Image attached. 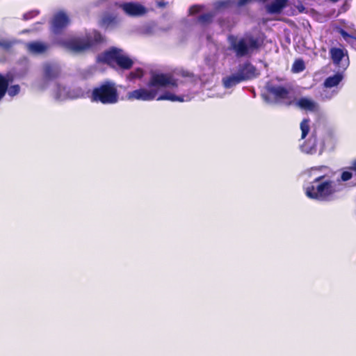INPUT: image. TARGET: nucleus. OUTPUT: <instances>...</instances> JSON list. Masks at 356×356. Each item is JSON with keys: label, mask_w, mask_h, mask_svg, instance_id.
<instances>
[{"label": "nucleus", "mask_w": 356, "mask_h": 356, "mask_svg": "<svg viewBox=\"0 0 356 356\" xmlns=\"http://www.w3.org/2000/svg\"><path fill=\"white\" fill-rule=\"evenodd\" d=\"M329 54L332 63L342 71L346 70L350 65L348 51L344 47H331Z\"/></svg>", "instance_id": "nucleus-6"}, {"label": "nucleus", "mask_w": 356, "mask_h": 356, "mask_svg": "<svg viewBox=\"0 0 356 356\" xmlns=\"http://www.w3.org/2000/svg\"><path fill=\"white\" fill-rule=\"evenodd\" d=\"M44 76L47 80H53L58 78L60 74V68L56 64L46 63L43 67Z\"/></svg>", "instance_id": "nucleus-14"}, {"label": "nucleus", "mask_w": 356, "mask_h": 356, "mask_svg": "<svg viewBox=\"0 0 356 356\" xmlns=\"http://www.w3.org/2000/svg\"><path fill=\"white\" fill-rule=\"evenodd\" d=\"M324 168H327V166H325V165H319V166L312 167L311 168V170H323Z\"/></svg>", "instance_id": "nucleus-39"}, {"label": "nucleus", "mask_w": 356, "mask_h": 356, "mask_svg": "<svg viewBox=\"0 0 356 356\" xmlns=\"http://www.w3.org/2000/svg\"><path fill=\"white\" fill-rule=\"evenodd\" d=\"M180 75L182 76V77H185V78H194L195 75L194 74L191 72V71H188V70H181L180 71Z\"/></svg>", "instance_id": "nucleus-32"}, {"label": "nucleus", "mask_w": 356, "mask_h": 356, "mask_svg": "<svg viewBox=\"0 0 356 356\" xmlns=\"http://www.w3.org/2000/svg\"><path fill=\"white\" fill-rule=\"evenodd\" d=\"M324 177V175L316 177L312 184L307 187V197L321 201H330L333 199V195L337 192L334 183L331 180L320 182Z\"/></svg>", "instance_id": "nucleus-2"}, {"label": "nucleus", "mask_w": 356, "mask_h": 356, "mask_svg": "<svg viewBox=\"0 0 356 356\" xmlns=\"http://www.w3.org/2000/svg\"><path fill=\"white\" fill-rule=\"evenodd\" d=\"M229 4V2L228 1H220L217 3L216 5V7L220 8H225V7H227Z\"/></svg>", "instance_id": "nucleus-38"}, {"label": "nucleus", "mask_w": 356, "mask_h": 356, "mask_svg": "<svg viewBox=\"0 0 356 356\" xmlns=\"http://www.w3.org/2000/svg\"><path fill=\"white\" fill-rule=\"evenodd\" d=\"M38 14V13L35 12V11H31L29 13H26L24 14L23 19L24 20H29V19L34 17L35 16H36Z\"/></svg>", "instance_id": "nucleus-35"}, {"label": "nucleus", "mask_w": 356, "mask_h": 356, "mask_svg": "<svg viewBox=\"0 0 356 356\" xmlns=\"http://www.w3.org/2000/svg\"><path fill=\"white\" fill-rule=\"evenodd\" d=\"M265 89L267 93L263 97L266 101L276 104H285L287 106L292 104L293 101L290 100V90L286 87L267 82Z\"/></svg>", "instance_id": "nucleus-4"}, {"label": "nucleus", "mask_w": 356, "mask_h": 356, "mask_svg": "<svg viewBox=\"0 0 356 356\" xmlns=\"http://www.w3.org/2000/svg\"><path fill=\"white\" fill-rule=\"evenodd\" d=\"M157 92L155 90L139 88L129 92L127 98L129 100L152 101L155 99Z\"/></svg>", "instance_id": "nucleus-10"}, {"label": "nucleus", "mask_w": 356, "mask_h": 356, "mask_svg": "<svg viewBox=\"0 0 356 356\" xmlns=\"http://www.w3.org/2000/svg\"><path fill=\"white\" fill-rule=\"evenodd\" d=\"M67 50L74 53H82L88 50L83 35L72 36L63 42Z\"/></svg>", "instance_id": "nucleus-7"}, {"label": "nucleus", "mask_w": 356, "mask_h": 356, "mask_svg": "<svg viewBox=\"0 0 356 356\" xmlns=\"http://www.w3.org/2000/svg\"><path fill=\"white\" fill-rule=\"evenodd\" d=\"M309 120L304 119L300 123V129L302 131L301 139L305 138L309 131Z\"/></svg>", "instance_id": "nucleus-23"}, {"label": "nucleus", "mask_w": 356, "mask_h": 356, "mask_svg": "<svg viewBox=\"0 0 356 356\" xmlns=\"http://www.w3.org/2000/svg\"><path fill=\"white\" fill-rule=\"evenodd\" d=\"M74 97L75 98H83L84 97V91L81 88H76L73 90Z\"/></svg>", "instance_id": "nucleus-30"}, {"label": "nucleus", "mask_w": 356, "mask_h": 356, "mask_svg": "<svg viewBox=\"0 0 356 356\" xmlns=\"http://www.w3.org/2000/svg\"><path fill=\"white\" fill-rule=\"evenodd\" d=\"M89 98L92 102L104 105L115 104L119 101V93L115 83L105 81L93 88Z\"/></svg>", "instance_id": "nucleus-1"}, {"label": "nucleus", "mask_w": 356, "mask_h": 356, "mask_svg": "<svg viewBox=\"0 0 356 356\" xmlns=\"http://www.w3.org/2000/svg\"><path fill=\"white\" fill-rule=\"evenodd\" d=\"M305 69V63L302 59L294 61L292 65V71L296 73L302 72Z\"/></svg>", "instance_id": "nucleus-26"}, {"label": "nucleus", "mask_w": 356, "mask_h": 356, "mask_svg": "<svg viewBox=\"0 0 356 356\" xmlns=\"http://www.w3.org/2000/svg\"><path fill=\"white\" fill-rule=\"evenodd\" d=\"M13 42L7 40L0 39V47L4 49H9L12 47Z\"/></svg>", "instance_id": "nucleus-29"}, {"label": "nucleus", "mask_w": 356, "mask_h": 356, "mask_svg": "<svg viewBox=\"0 0 356 356\" xmlns=\"http://www.w3.org/2000/svg\"><path fill=\"white\" fill-rule=\"evenodd\" d=\"M222 81L225 88H231L242 81H244V80L242 76L238 72L237 74L224 77Z\"/></svg>", "instance_id": "nucleus-15"}, {"label": "nucleus", "mask_w": 356, "mask_h": 356, "mask_svg": "<svg viewBox=\"0 0 356 356\" xmlns=\"http://www.w3.org/2000/svg\"><path fill=\"white\" fill-rule=\"evenodd\" d=\"M157 101L161 100H169L171 102H184V96H177L170 92H165L163 95H160L157 99Z\"/></svg>", "instance_id": "nucleus-21"}, {"label": "nucleus", "mask_w": 356, "mask_h": 356, "mask_svg": "<svg viewBox=\"0 0 356 356\" xmlns=\"http://www.w3.org/2000/svg\"><path fill=\"white\" fill-rule=\"evenodd\" d=\"M119 8H122L124 12L130 16H140L146 13V8L134 2H128L119 4Z\"/></svg>", "instance_id": "nucleus-12"}, {"label": "nucleus", "mask_w": 356, "mask_h": 356, "mask_svg": "<svg viewBox=\"0 0 356 356\" xmlns=\"http://www.w3.org/2000/svg\"><path fill=\"white\" fill-rule=\"evenodd\" d=\"M29 52L35 54H43L48 49V45L38 41L31 42L26 44Z\"/></svg>", "instance_id": "nucleus-16"}, {"label": "nucleus", "mask_w": 356, "mask_h": 356, "mask_svg": "<svg viewBox=\"0 0 356 356\" xmlns=\"http://www.w3.org/2000/svg\"><path fill=\"white\" fill-rule=\"evenodd\" d=\"M238 72L242 76L244 81L251 80L260 74L257 67L249 61L240 65Z\"/></svg>", "instance_id": "nucleus-11"}, {"label": "nucleus", "mask_w": 356, "mask_h": 356, "mask_svg": "<svg viewBox=\"0 0 356 356\" xmlns=\"http://www.w3.org/2000/svg\"><path fill=\"white\" fill-rule=\"evenodd\" d=\"M296 104L300 108L305 110L314 111L316 108V104L313 101L305 97L300 98Z\"/></svg>", "instance_id": "nucleus-20"}, {"label": "nucleus", "mask_w": 356, "mask_h": 356, "mask_svg": "<svg viewBox=\"0 0 356 356\" xmlns=\"http://www.w3.org/2000/svg\"><path fill=\"white\" fill-rule=\"evenodd\" d=\"M252 1H255L254 0H238V1L236 2V6L238 8H241V7H243L250 3H252Z\"/></svg>", "instance_id": "nucleus-34"}, {"label": "nucleus", "mask_w": 356, "mask_h": 356, "mask_svg": "<svg viewBox=\"0 0 356 356\" xmlns=\"http://www.w3.org/2000/svg\"><path fill=\"white\" fill-rule=\"evenodd\" d=\"M170 74H153L148 82L149 87H165L169 85Z\"/></svg>", "instance_id": "nucleus-13"}, {"label": "nucleus", "mask_w": 356, "mask_h": 356, "mask_svg": "<svg viewBox=\"0 0 356 356\" xmlns=\"http://www.w3.org/2000/svg\"><path fill=\"white\" fill-rule=\"evenodd\" d=\"M348 169L353 171L355 175H356V159L352 161L351 165L349 166Z\"/></svg>", "instance_id": "nucleus-37"}, {"label": "nucleus", "mask_w": 356, "mask_h": 356, "mask_svg": "<svg viewBox=\"0 0 356 356\" xmlns=\"http://www.w3.org/2000/svg\"><path fill=\"white\" fill-rule=\"evenodd\" d=\"M20 92V87L18 84L16 85H12L9 86H8V89L6 92L9 95L10 97H14L17 95H18Z\"/></svg>", "instance_id": "nucleus-27"}, {"label": "nucleus", "mask_w": 356, "mask_h": 356, "mask_svg": "<svg viewBox=\"0 0 356 356\" xmlns=\"http://www.w3.org/2000/svg\"><path fill=\"white\" fill-rule=\"evenodd\" d=\"M213 17V15L211 13H204L197 17V21L200 24L205 25L211 23L212 22Z\"/></svg>", "instance_id": "nucleus-22"}, {"label": "nucleus", "mask_w": 356, "mask_h": 356, "mask_svg": "<svg viewBox=\"0 0 356 356\" xmlns=\"http://www.w3.org/2000/svg\"><path fill=\"white\" fill-rule=\"evenodd\" d=\"M261 46L260 40L252 35L241 38L238 41H234L232 47L238 57H243L253 51L257 50Z\"/></svg>", "instance_id": "nucleus-5"}, {"label": "nucleus", "mask_w": 356, "mask_h": 356, "mask_svg": "<svg viewBox=\"0 0 356 356\" xmlns=\"http://www.w3.org/2000/svg\"><path fill=\"white\" fill-rule=\"evenodd\" d=\"M144 72L143 70L140 67H138L134 71L131 72L128 76L127 79L130 81L136 79H140L143 76Z\"/></svg>", "instance_id": "nucleus-25"}, {"label": "nucleus", "mask_w": 356, "mask_h": 356, "mask_svg": "<svg viewBox=\"0 0 356 356\" xmlns=\"http://www.w3.org/2000/svg\"><path fill=\"white\" fill-rule=\"evenodd\" d=\"M13 80L12 75H3L0 73V101L6 94L8 84Z\"/></svg>", "instance_id": "nucleus-17"}, {"label": "nucleus", "mask_w": 356, "mask_h": 356, "mask_svg": "<svg viewBox=\"0 0 356 356\" xmlns=\"http://www.w3.org/2000/svg\"><path fill=\"white\" fill-rule=\"evenodd\" d=\"M286 4V0H275L266 6L268 13L271 14L280 13Z\"/></svg>", "instance_id": "nucleus-19"}, {"label": "nucleus", "mask_w": 356, "mask_h": 356, "mask_svg": "<svg viewBox=\"0 0 356 356\" xmlns=\"http://www.w3.org/2000/svg\"><path fill=\"white\" fill-rule=\"evenodd\" d=\"M88 50L97 47L105 42V37L97 30L86 31L83 35Z\"/></svg>", "instance_id": "nucleus-9"}, {"label": "nucleus", "mask_w": 356, "mask_h": 356, "mask_svg": "<svg viewBox=\"0 0 356 356\" xmlns=\"http://www.w3.org/2000/svg\"><path fill=\"white\" fill-rule=\"evenodd\" d=\"M99 60L105 64L111 65L113 62L116 63L122 70H130L134 65L133 60L123 54V50L115 47L104 51L99 58Z\"/></svg>", "instance_id": "nucleus-3"}, {"label": "nucleus", "mask_w": 356, "mask_h": 356, "mask_svg": "<svg viewBox=\"0 0 356 356\" xmlns=\"http://www.w3.org/2000/svg\"><path fill=\"white\" fill-rule=\"evenodd\" d=\"M167 3L163 1H157V6L160 8H164L165 7Z\"/></svg>", "instance_id": "nucleus-40"}, {"label": "nucleus", "mask_w": 356, "mask_h": 356, "mask_svg": "<svg viewBox=\"0 0 356 356\" xmlns=\"http://www.w3.org/2000/svg\"><path fill=\"white\" fill-rule=\"evenodd\" d=\"M343 79V74L340 72H337L334 75L326 78L325 80L324 81L323 86L325 88H331L332 87L338 86Z\"/></svg>", "instance_id": "nucleus-18"}, {"label": "nucleus", "mask_w": 356, "mask_h": 356, "mask_svg": "<svg viewBox=\"0 0 356 356\" xmlns=\"http://www.w3.org/2000/svg\"><path fill=\"white\" fill-rule=\"evenodd\" d=\"M201 10V7L198 5H193L189 8V14L190 15H195L198 13Z\"/></svg>", "instance_id": "nucleus-31"}, {"label": "nucleus", "mask_w": 356, "mask_h": 356, "mask_svg": "<svg viewBox=\"0 0 356 356\" xmlns=\"http://www.w3.org/2000/svg\"><path fill=\"white\" fill-rule=\"evenodd\" d=\"M314 141H316V138H314ZM316 143L314 142V143L313 144L312 147H311L310 150L309 151H307L308 153H312V150L316 149Z\"/></svg>", "instance_id": "nucleus-41"}, {"label": "nucleus", "mask_w": 356, "mask_h": 356, "mask_svg": "<svg viewBox=\"0 0 356 356\" xmlns=\"http://www.w3.org/2000/svg\"><path fill=\"white\" fill-rule=\"evenodd\" d=\"M70 24V18L63 11L56 13L51 20V29L54 33H60Z\"/></svg>", "instance_id": "nucleus-8"}, {"label": "nucleus", "mask_w": 356, "mask_h": 356, "mask_svg": "<svg viewBox=\"0 0 356 356\" xmlns=\"http://www.w3.org/2000/svg\"><path fill=\"white\" fill-rule=\"evenodd\" d=\"M355 175L354 172L348 169L346 171H343L341 175V180L343 181H349L353 176Z\"/></svg>", "instance_id": "nucleus-28"}, {"label": "nucleus", "mask_w": 356, "mask_h": 356, "mask_svg": "<svg viewBox=\"0 0 356 356\" xmlns=\"http://www.w3.org/2000/svg\"><path fill=\"white\" fill-rule=\"evenodd\" d=\"M114 21V17L111 16H106L102 18V23L103 25H109Z\"/></svg>", "instance_id": "nucleus-33"}, {"label": "nucleus", "mask_w": 356, "mask_h": 356, "mask_svg": "<svg viewBox=\"0 0 356 356\" xmlns=\"http://www.w3.org/2000/svg\"><path fill=\"white\" fill-rule=\"evenodd\" d=\"M330 1H332V3H337L338 2L339 0H330Z\"/></svg>", "instance_id": "nucleus-42"}, {"label": "nucleus", "mask_w": 356, "mask_h": 356, "mask_svg": "<svg viewBox=\"0 0 356 356\" xmlns=\"http://www.w3.org/2000/svg\"><path fill=\"white\" fill-rule=\"evenodd\" d=\"M169 82L170 83H169L168 86H171L173 88H177V86H178L177 81L176 79H175L173 78V76L171 74L169 76Z\"/></svg>", "instance_id": "nucleus-36"}, {"label": "nucleus", "mask_w": 356, "mask_h": 356, "mask_svg": "<svg viewBox=\"0 0 356 356\" xmlns=\"http://www.w3.org/2000/svg\"><path fill=\"white\" fill-rule=\"evenodd\" d=\"M339 33L345 39V40L346 42L350 43L353 47L355 46V44H356V37L355 36H353V35L349 34L348 33H347L345 30H343L342 29L339 31Z\"/></svg>", "instance_id": "nucleus-24"}]
</instances>
